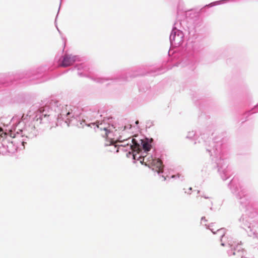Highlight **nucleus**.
I'll return each mask as SVG.
<instances>
[{"mask_svg":"<svg viewBox=\"0 0 258 258\" xmlns=\"http://www.w3.org/2000/svg\"><path fill=\"white\" fill-rule=\"evenodd\" d=\"M44 111H45V107H40L37 111V112H39V113L42 114V115H40L38 116V115L37 114H36V116H35V117L33 118V121L34 122V128L39 127L42 124L46 123V122L45 121H43V117L44 118H46L47 121H49L48 118H49L50 115L48 114H44ZM46 123H47V122H46Z\"/></svg>","mask_w":258,"mask_h":258,"instance_id":"1","label":"nucleus"},{"mask_svg":"<svg viewBox=\"0 0 258 258\" xmlns=\"http://www.w3.org/2000/svg\"><path fill=\"white\" fill-rule=\"evenodd\" d=\"M152 162H149L148 164V166L152 168L153 170H155L158 173H162L163 171V165L161 160L159 159H153Z\"/></svg>","mask_w":258,"mask_h":258,"instance_id":"2","label":"nucleus"},{"mask_svg":"<svg viewBox=\"0 0 258 258\" xmlns=\"http://www.w3.org/2000/svg\"><path fill=\"white\" fill-rule=\"evenodd\" d=\"M75 57L72 55H65L63 58L60 66L67 67L73 64L75 61Z\"/></svg>","mask_w":258,"mask_h":258,"instance_id":"3","label":"nucleus"},{"mask_svg":"<svg viewBox=\"0 0 258 258\" xmlns=\"http://www.w3.org/2000/svg\"><path fill=\"white\" fill-rule=\"evenodd\" d=\"M73 112V110L68 105H66L64 107H63L61 109V112L60 113V117H62L63 116H68L69 115L71 114Z\"/></svg>","mask_w":258,"mask_h":258,"instance_id":"4","label":"nucleus"},{"mask_svg":"<svg viewBox=\"0 0 258 258\" xmlns=\"http://www.w3.org/2000/svg\"><path fill=\"white\" fill-rule=\"evenodd\" d=\"M153 160L152 157H149L147 156H145L143 157H140L139 158V160L142 164H145L146 166H148V164L149 162H152L151 161Z\"/></svg>","mask_w":258,"mask_h":258,"instance_id":"5","label":"nucleus"},{"mask_svg":"<svg viewBox=\"0 0 258 258\" xmlns=\"http://www.w3.org/2000/svg\"><path fill=\"white\" fill-rule=\"evenodd\" d=\"M143 149L145 152L149 151L151 149V145L147 142H142Z\"/></svg>","mask_w":258,"mask_h":258,"instance_id":"6","label":"nucleus"},{"mask_svg":"<svg viewBox=\"0 0 258 258\" xmlns=\"http://www.w3.org/2000/svg\"><path fill=\"white\" fill-rule=\"evenodd\" d=\"M228 244L230 245V247H234L235 245L236 241H235L232 238H231L230 239L228 240Z\"/></svg>","mask_w":258,"mask_h":258,"instance_id":"7","label":"nucleus"},{"mask_svg":"<svg viewBox=\"0 0 258 258\" xmlns=\"http://www.w3.org/2000/svg\"><path fill=\"white\" fill-rule=\"evenodd\" d=\"M133 151H136L140 150L139 145L136 144L134 146H131Z\"/></svg>","mask_w":258,"mask_h":258,"instance_id":"8","label":"nucleus"},{"mask_svg":"<svg viewBox=\"0 0 258 258\" xmlns=\"http://www.w3.org/2000/svg\"><path fill=\"white\" fill-rule=\"evenodd\" d=\"M103 129L104 134H102V135L103 136V137L106 138L108 137V134L109 132L106 130V127H104Z\"/></svg>","mask_w":258,"mask_h":258,"instance_id":"9","label":"nucleus"},{"mask_svg":"<svg viewBox=\"0 0 258 258\" xmlns=\"http://www.w3.org/2000/svg\"><path fill=\"white\" fill-rule=\"evenodd\" d=\"M218 232L221 233L222 238H223L225 235V232L223 229H220L218 230Z\"/></svg>","mask_w":258,"mask_h":258,"instance_id":"10","label":"nucleus"},{"mask_svg":"<svg viewBox=\"0 0 258 258\" xmlns=\"http://www.w3.org/2000/svg\"><path fill=\"white\" fill-rule=\"evenodd\" d=\"M113 149H114V150H115V149H116V152H118V148H117V149H116V146H113Z\"/></svg>","mask_w":258,"mask_h":258,"instance_id":"11","label":"nucleus"},{"mask_svg":"<svg viewBox=\"0 0 258 258\" xmlns=\"http://www.w3.org/2000/svg\"><path fill=\"white\" fill-rule=\"evenodd\" d=\"M10 136H11V137H12V138H15V136H13V135H12V133H11V134H10Z\"/></svg>","mask_w":258,"mask_h":258,"instance_id":"12","label":"nucleus"},{"mask_svg":"<svg viewBox=\"0 0 258 258\" xmlns=\"http://www.w3.org/2000/svg\"><path fill=\"white\" fill-rule=\"evenodd\" d=\"M221 245H222V246H224V245H225L224 243H221Z\"/></svg>","mask_w":258,"mask_h":258,"instance_id":"13","label":"nucleus"},{"mask_svg":"<svg viewBox=\"0 0 258 258\" xmlns=\"http://www.w3.org/2000/svg\"><path fill=\"white\" fill-rule=\"evenodd\" d=\"M233 255H235V252L234 251L233 252Z\"/></svg>","mask_w":258,"mask_h":258,"instance_id":"14","label":"nucleus"},{"mask_svg":"<svg viewBox=\"0 0 258 258\" xmlns=\"http://www.w3.org/2000/svg\"><path fill=\"white\" fill-rule=\"evenodd\" d=\"M237 247L240 246V245H239L238 244H237Z\"/></svg>","mask_w":258,"mask_h":258,"instance_id":"15","label":"nucleus"},{"mask_svg":"<svg viewBox=\"0 0 258 258\" xmlns=\"http://www.w3.org/2000/svg\"><path fill=\"white\" fill-rule=\"evenodd\" d=\"M97 127L98 128H99V125H97Z\"/></svg>","mask_w":258,"mask_h":258,"instance_id":"16","label":"nucleus"},{"mask_svg":"<svg viewBox=\"0 0 258 258\" xmlns=\"http://www.w3.org/2000/svg\"><path fill=\"white\" fill-rule=\"evenodd\" d=\"M4 135H7V133H4Z\"/></svg>","mask_w":258,"mask_h":258,"instance_id":"17","label":"nucleus"}]
</instances>
